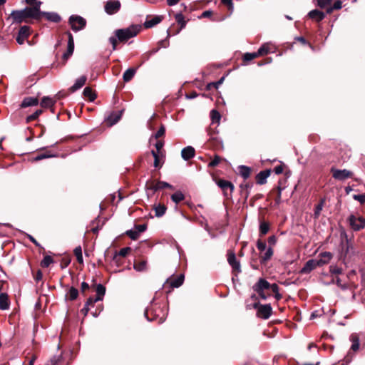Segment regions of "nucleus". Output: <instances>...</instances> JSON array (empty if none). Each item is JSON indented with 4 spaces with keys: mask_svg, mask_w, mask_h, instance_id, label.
Returning <instances> with one entry per match:
<instances>
[{
    "mask_svg": "<svg viewBox=\"0 0 365 365\" xmlns=\"http://www.w3.org/2000/svg\"><path fill=\"white\" fill-rule=\"evenodd\" d=\"M68 296L70 300H75L78 296V291L74 287H71L68 292Z\"/></svg>",
    "mask_w": 365,
    "mask_h": 365,
    "instance_id": "nucleus-43",
    "label": "nucleus"
},
{
    "mask_svg": "<svg viewBox=\"0 0 365 365\" xmlns=\"http://www.w3.org/2000/svg\"><path fill=\"white\" fill-rule=\"evenodd\" d=\"M148 189L153 190V191H157L158 190L164 189V188H173V186L169 183L163 181H157V182H151L149 185H147Z\"/></svg>",
    "mask_w": 365,
    "mask_h": 365,
    "instance_id": "nucleus-13",
    "label": "nucleus"
},
{
    "mask_svg": "<svg viewBox=\"0 0 365 365\" xmlns=\"http://www.w3.org/2000/svg\"><path fill=\"white\" fill-rule=\"evenodd\" d=\"M354 253V247L351 244H350L348 240L346 244L343 246L341 253V257L343 259L344 263H346V258L350 255V254Z\"/></svg>",
    "mask_w": 365,
    "mask_h": 365,
    "instance_id": "nucleus-16",
    "label": "nucleus"
},
{
    "mask_svg": "<svg viewBox=\"0 0 365 365\" xmlns=\"http://www.w3.org/2000/svg\"><path fill=\"white\" fill-rule=\"evenodd\" d=\"M122 111L113 112L106 118V122L110 125L115 124L121 118Z\"/></svg>",
    "mask_w": 365,
    "mask_h": 365,
    "instance_id": "nucleus-21",
    "label": "nucleus"
},
{
    "mask_svg": "<svg viewBox=\"0 0 365 365\" xmlns=\"http://www.w3.org/2000/svg\"><path fill=\"white\" fill-rule=\"evenodd\" d=\"M9 303L8 295L5 293L0 294V309L6 310L9 309Z\"/></svg>",
    "mask_w": 365,
    "mask_h": 365,
    "instance_id": "nucleus-26",
    "label": "nucleus"
},
{
    "mask_svg": "<svg viewBox=\"0 0 365 365\" xmlns=\"http://www.w3.org/2000/svg\"><path fill=\"white\" fill-rule=\"evenodd\" d=\"M210 118H211L212 122L213 123H219L220 118H221V115H220V113L218 111H217L216 110H212L210 112Z\"/></svg>",
    "mask_w": 365,
    "mask_h": 365,
    "instance_id": "nucleus-41",
    "label": "nucleus"
},
{
    "mask_svg": "<svg viewBox=\"0 0 365 365\" xmlns=\"http://www.w3.org/2000/svg\"><path fill=\"white\" fill-rule=\"evenodd\" d=\"M317 267H320L317 259H309L305 263L304 266L301 270V272L303 274H308Z\"/></svg>",
    "mask_w": 365,
    "mask_h": 365,
    "instance_id": "nucleus-15",
    "label": "nucleus"
},
{
    "mask_svg": "<svg viewBox=\"0 0 365 365\" xmlns=\"http://www.w3.org/2000/svg\"><path fill=\"white\" fill-rule=\"evenodd\" d=\"M151 153L154 158V166L158 168L159 166V153L155 150H152Z\"/></svg>",
    "mask_w": 365,
    "mask_h": 365,
    "instance_id": "nucleus-56",
    "label": "nucleus"
},
{
    "mask_svg": "<svg viewBox=\"0 0 365 365\" xmlns=\"http://www.w3.org/2000/svg\"><path fill=\"white\" fill-rule=\"evenodd\" d=\"M175 19L176 21L180 24L181 29L184 28L186 25V21H185L184 16L182 14H177L175 16Z\"/></svg>",
    "mask_w": 365,
    "mask_h": 365,
    "instance_id": "nucleus-47",
    "label": "nucleus"
},
{
    "mask_svg": "<svg viewBox=\"0 0 365 365\" xmlns=\"http://www.w3.org/2000/svg\"><path fill=\"white\" fill-rule=\"evenodd\" d=\"M319 259H317L320 266L328 264L332 259L333 255L329 252H324L319 254Z\"/></svg>",
    "mask_w": 365,
    "mask_h": 365,
    "instance_id": "nucleus-19",
    "label": "nucleus"
},
{
    "mask_svg": "<svg viewBox=\"0 0 365 365\" xmlns=\"http://www.w3.org/2000/svg\"><path fill=\"white\" fill-rule=\"evenodd\" d=\"M83 95L86 98H88L90 101H93L96 98V94L90 87H86L84 88Z\"/></svg>",
    "mask_w": 365,
    "mask_h": 365,
    "instance_id": "nucleus-34",
    "label": "nucleus"
},
{
    "mask_svg": "<svg viewBox=\"0 0 365 365\" xmlns=\"http://www.w3.org/2000/svg\"><path fill=\"white\" fill-rule=\"evenodd\" d=\"M217 185L223 190L226 195H230L234 190V185L227 180H220L217 182Z\"/></svg>",
    "mask_w": 365,
    "mask_h": 365,
    "instance_id": "nucleus-14",
    "label": "nucleus"
},
{
    "mask_svg": "<svg viewBox=\"0 0 365 365\" xmlns=\"http://www.w3.org/2000/svg\"><path fill=\"white\" fill-rule=\"evenodd\" d=\"M95 304V302H93V297H90L88 299V300L86 301V304H85V306L81 310V312L83 314L84 317H86L88 313V311L90 309V307L91 306H93Z\"/></svg>",
    "mask_w": 365,
    "mask_h": 365,
    "instance_id": "nucleus-31",
    "label": "nucleus"
},
{
    "mask_svg": "<svg viewBox=\"0 0 365 365\" xmlns=\"http://www.w3.org/2000/svg\"><path fill=\"white\" fill-rule=\"evenodd\" d=\"M269 289L275 294L277 299H281L282 296L279 294V287L277 284H270Z\"/></svg>",
    "mask_w": 365,
    "mask_h": 365,
    "instance_id": "nucleus-50",
    "label": "nucleus"
},
{
    "mask_svg": "<svg viewBox=\"0 0 365 365\" xmlns=\"http://www.w3.org/2000/svg\"><path fill=\"white\" fill-rule=\"evenodd\" d=\"M68 24L71 29L75 31H79L83 29L86 26V20L81 16L71 15L68 19Z\"/></svg>",
    "mask_w": 365,
    "mask_h": 365,
    "instance_id": "nucleus-3",
    "label": "nucleus"
},
{
    "mask_svg": "<svg viewBox=\"0 0 365 365\" xmlns=\"http://www.w3.org/2000/svg\"><path fill=\"white\" fill-rule=\"evenodd\" d=\"M350 339L352 342V344H351V349L353 351H356L359 349V337L357 336L356 334H351V336H350Z\"/></svg>",
    "mask_w": 365,
    "mask_h": 365,
    "instance_id": "nucleus-37",
    "label": "nucleus"
},
{
    "mask_svg": "<svg viewBox=\"0 0 365 365\" xmlns=\"http://www.w3.org/2000/svg\"><path fill=\"white\" fill-rule=\"evenodd\" d=\"M172 200L178 204L185 199V195L180 191H178L171 195Z\"/></svg>",
    "mask_w": 365,
    "mask_h": 365,
    "instance_id": "nucleus-38",
    "label": "nucleus"
},
{
    "mask_svg": "<svg viewBox=\"0 0 365 365\" xmlns=\"http://www.w3.org/2000/svg\"><path fill=\"white\" fill-rule=\"evenodd\" d=\"M60 360V357L59 356H53L52 357L47 363L46 365H56L58 361Z\"/></svg>",
    "mask_w": 365,
    "mask_h": 365,
    "instance_id": "nucleus-61",
    "label": "nucleus"
},
{
    "mask_svg": "<svg viewBox=\"0 0 365 365\" xmlns=\"http://www.w3.org/2000/svg\"><path fill=\"white\" fill-rule=\"evenodd\" d=\"M56 155L52 154L51 153V151H48L46 150L45 153H39L38 154L35 158H34V160L36 161H38V160H41L43 159H45V158H53V157H55Z\"/></svg>",
    "mask_w": 365,
    "mask_h": 365,
    "instance_id": "nucleus-39",
    "label": "nucleus"
},
{
    "mask_svg": "<svg viewBox=\"0 0 365 365\" xmlns=\"http://www.w3.org/2000/svg\"><path fill=\"white\" fill-rule=\"evenodd\" d=\"M165 129L163 125H161L157 133L155 134V138H159L165 134Z\"/></svg>",
    "mask_w": 365,
    "mask_h": 365,
    "instance_id": "nucleus-60",
    "label": "nucleus"
},
{
    "mask_svg": "<svg viewBox=\"0 0 365 365\" xmlns=\"http://www.w3.org/2000/svg\"><path fill=\"white\" fill-rule=\"evenodd\" d=\"M155 216L162 217L166 211V207L164 205L158 204L154 207Z\"/></svg>",
    "mask_w": 365,
    "mask_h": 365,
    "instance_id": "nucleus-33",
    "label": "nucleus"
},
{
    "mask_svg": "<svg viewBox=\"0 0 365 365\" xmlns=\"http://www.w3.org/2000/svg\"><path fill=\"white\" fill-rule=\"evenodd\" d=\"M120 7V4L118 1H108L105 6V11L108 14H113L116 13Z\"/></svg>",
    "mask_w": 365,
    "mask_h": 365,
    "instance_id": "nucleus-12",
    "label": "nucleus"
},
{
    "mask_svg": "<svg viewBox=\"0 0 365 365\" xmlns=\"http://www.w3.org/2000/svg\"><path fill=\"white\" fill-rule=\"evenodd\" d=\"M353 197L361 204L365 203V195H354Z\"/></svg>",
    "mask_w": 365,
    "mask_h": 365,
    "instance_id": "nucleus-62",
    "label": "nucleus"
},
{
    "mask_svg": "<svg viewBox=\"0 0 365 365\" xmlns=\"http://www.w3.org/2000/svg\"><path fill=\"white\" fill-rule=\"evenodd\" d=\"M149 314L153 315V317L156 319H158L159 322H163L165 318L166 313L160 306L154 304L150 308H148L145 312V315L148 320H150L148 317ZM152 319H150V320Z\"/></svg>",
    "mask_w": 365,
    "mask_h": 365,
    "instance_id": "nucleus-4",
    "label": "nucleus"
},
{
    "mask_svg": "<svg viewBox=\"0 0 365 365\" xmlns=\"http://www.w3.org/2000/svg\"><path fill=\"white\" fill-rule=\"evenodd\" d=\"M324 204V200H322L316 206L314 210V218H318L320 215L321 211L323 209Z\"/></svg>",
    "mask_w": 365,
    "mask_h": 365,
    "instance_id": "nucleus-44",
    "label": "nucleus"
},
{
    "mask_svg": "<svg viewBox=\"0 0 365 365\" xmlns=\"http://www.w3.org/2000/svg\"><path fill=\"white\" fill-rule=\"evenodd\" d=\"M255 308H257V316L259 318L267 319L272 314V308L269 304L258 305L255 304Z\"/></svg>",
    "mask_w": 365,
    "mask_h": 365,
    "instance_id": "nucleus-7",
    "label": "nucleus"
},
{
    "mask_svg": "<svg viewBox=\"0 0 365 365\" xmlns=\"http://www.w3.org/2000/svg\"><path fill=\"white\" fill-rule=\"evenodd\" d=\"M348 222L351 228L354 231H359L365 227V219L361 216L351 215L348 217Z\"/></svg>",
    "mask_w": 365,
    "mask_h": 365,
    "instance_id": "nucleus-5",
    "label": "nucleus"
},
{
    "mask_svg": "<svg viewBox=\"0 0 365 365\" xmlns=\"http://www.w3.org/2000/svg\"><path fill=\"white\" fill-rule=\"evenodd\" d=\"M13 22L20 24L23 21L27 22L28 18L41 19L40 3L37 6L27 7L23 10L13 11L10 15Z\"/></svg>",
    "mask_w": 365,
    "mask_h": 365,
    "instance_id": "nucleus-1",
    "label": "nucleus"
},
{
    "mask_svg": "<svg viewBox=\"0 0 365 365\" xmlns=\"http://www.w3.org/2000/svg\"><path fill=\"white\" fill-rule=\"evenodd\" d=\"M41 113H42L41 110H37L33 114L27 116L26 121L29 123V122L36 120L41 114Z\"/></svg>",
    "mask_w": 365,
    "mask_h": 365,
    "instance_id": "nucleus-48",
    "label": "nucleus"
},
{
    "mask_svg": "<svg viewBox=\"0 0 365 365\" xmlns=\"http://www.w3.org/2000/svg\"><path fill=\"white\" fill-rule=\"evenodd\" d=\"M185 276L181 274L176 277H170L167 279L165 284H169L172 288H178L180 287L184 282Z\"/></svg>",
    "mask_w": 365,
    "mask_h": 365,
    "instance_id": "nucleus-11",
    "label": "nucleus"
},
{
    "mask_svg": "<svg viewBox=\"0 0 365 365\" xmlns=\"http://www.w3.org/2000/svg\"><path fill=\"white\" fill-rule=\"evenodd\" d=\"M42 17H45L47 20L56 23L61 21V16L54 12L41 11V19Z\"/></svg>",
    "mask_w": 365,
    "mask_h": 365,
    "instance_id": "nucleus-18",
    "label": "nucleus"
},
{
    "mask_svg": "<svg viewBox=\"0 0 365 365\" xmlns=\"http://www.w3.org/2000/svg\"><path fill=\"white\" fill-rule=\"evenodd\" d=\"M134 269L138 272H143L147 269V261L141 260L134 263Z\"/></svg>",
    "mask_w": 365,
    "mask_h": 365,
    "instance_id": "nucleus-32",
    "label": "nucleus"
},
{
    "mask_svg": "<svg viewBox=\"0 0 365 365\" xmlns=\"http://www.w3.org/2000/svg\"><path fill=\"white\" fill-rule=\"evenodd\" d=\"M53 262V258L49 255H46L43 257V259L41 262V266L42 267H48Z\"/></svg>",
    "mask_w": 365,
    "mask_h": 365,
    "instance_id": "nucleus-42",
    "label": "nucleus"
},
{
    "mask_svg": "<svg viewBox=\"0 0 365 365\" xmlns=\"http://www.w3.org/2000/svg\"><path fill=\"white\" fill-rule=\"evenodd\" d=\"M118 41V40L116 38V36L115 37L111 36V37L109 38V41L112 44L113 50H115L116 49Z\"/></svg>",
    "mask_w": 365,
    "mask_h": 365,
    "instance_id": "nucleus-64",
    "label": "nucleus"
},
{
    "mask_svg": "<svg viewBox=\"0 0 365 365\" xmlns=\"http://www.w3.org/2000/svg\"><path fill=\"white\" fill-rule=\"evenodd\" d=\"M308 15L310 19L315 20L316 21H320L325 17L324 13L317 9L309 11Z\"/></svg>",
    "mask_w": 365,
    "mask_h": 365,
    "instance_id": "nucleus-23",
    "label": "nucleus"
},
{
    "mask_svg": "<svg viewBox=\"0 0 365 365\" xmlns=\"http://www.w3.org/2000/svg\"><path fill=\"white\" fill-rule=\"evenodd\" d=\"M146 228H147L146 225L143 224V225H136L134 229L137 231V232L140 234V233L143 232L144 231H145Z\"/></svg>",
    "mask_w": 365,
    "mask_h": 365,
    "instance_id": "nucleus-59",
    "label": "nucleus"
},
{
    "mask_svg": "<svg viewBox=\"0 0 365 365\" xmlns=\"http://www.w3.org/2000/svg\"><path fill=\"white\" fill-rule=\"evenodd\" d=\"M227 262L232 267L234 271L237 272H240V263L237 259L236 255L234 252L229 251L227 253Z\"/></svg>",
    "mask_w": 365,
    "mask_h": 365,
    "instance_id": "nucleus-8",
    "label": "nucleus"
},
{
    "mask_svg": "<svg viewBox=\"0 0 365 365\" xmlns=\"http://www.w3.org/2000/svg\"><path fill=\"white\" fill-rule=\"evenodd\" d=\"M135 72H136V70L133 68H130L127 69L124 72L123 76V81L125 82L130 81L134 77Z\"/></svg>",
    "mask_w": 365,
    "mask_h": 365,
    "instance_id": "nucleus-30",
    "label": "nucleus"
},
{
    "mask_svg": "<svg viewBox=\"0 0 365 365\" xmlns=\"http://www.w3.org/2000/svg\"><path fill=\"white\" fill-rule=\"evenodd\" d=\"M38 101L36 98H26L22 101L21 106L23 108L32 106H36L38 104Z\"/></svg>",
    "mask_w": 365,
    "mask_h": 365,
    "instance_id": "nucleus-29",
    "label": "nucleus"
},
{
    "mask_svg": "<svg viewBox=\"0 0 365 365\" xmlns=\"http://www.w3.org/2000/svg\"><path fill=\"white\" fill-rule=\"evenodd\" d=\"M270 175V171L267 170L259 172L256 176V182L259 185H263L267 182V178Z\"/></svg>",
    "mask_w": 365,
    "mask_h": 365,
    "instance_id": "nucleus-22",
    "label": "nucleus"
},
{
    "mask_svg": "<svg viewBox=\"0 0 365 365\" xmlns=\"http://www.w3.org/2000/svg\"><path fill=\"white\" fill-rule=\"evenodd\" d=\"M163 17L162 16H154L153 18H152L151 19H147L145 22H144V26L145 28L146 29H150V28H152L153 26H155V25L158 24L159 23H160L163 20Z\"/></svg>",
    "mask_w": 365,
    "mask_h": 365,
    "instance_id": "nucleus-20",
    "label": "nucleus"
},
{
    "mask_svg": "<svg viewBox=\"0 0 365 365\" xmlns=\"http://www.w3.org/2000/svg\"><path fill=\"white\" fill-rule=\"evenodd\" d=\"M126 235L132 240H137L140 235V234L138 232H137V231L133 229V230H128L126 232Z\"/></svg>",
    "mask_w": 365,
    "mask_h": 365,
    "instance_id": "nucleus-51",
    "label": "nucleus"
},
{
    "mask_svg": "<svg viewBox=\"0 0 365 365\" xmlns=\"http://www.w3.org/2000/svg\"><path fill=\"white\" fill-rule=\"evenodd\" d=\"M55 101L49 97H43L41 106L43 108H51L54 105Z\"/></svg>",
    "mask_w": 365,
    "mask_h": 365,
    "instance_id": "nucleus-35",
    "label": "nucleus"
},
{
    "mask_svg": "<svg viewBox=\"0 0 365 365\" xmlns=\"http://www.w3.org/2000/svg\"><path fill=\"white\" fill-rule=\"evenodd\" d=\"M269 230V226L267 222H263L260 223L259 225V233L261 235H266Z\"/></svg>",
    "mask_w": 365,
    "mask_h": 365,
    "instance_id": "nucleus-46",
    "label": "nucleus"
},
{
    "mask_svg": "<svg viewBox=\"0 0 365 365\" xmlns=\"http://www.w3.org/2000/svg\"><path fill=\"white\" fill-rule=\"evenodd\" d=\"M130 251V247H124L119 251L118 255L121 257H125Z\"/></svg>",
    "mask_w": 365,
    "mask_h": 365,
    "instance_id": "nucleus-63",
    "label": "nucleus"
},
{
    "mask_svg": "<svg viewBox=\"0 0 365 365\" xmlns=\"http://www.w3.org/2000/svg\"><path fill=\"white\" fill-rule=\"evenodd\" d=\"M239 171H240V175L244 179L248 178L250 175V172H251L250 168L247 166H245V165L240 166Z\"/></svg>",
    "mask_w": 365,
    "mask_h": 365,
    "instance_id": "nucleus-36",
    "label": "nucleus"
},
{
    "mask_svg": "<svg viewBox=\"0 0 365 365\" xmlns=\"http://www.w3.org/2000/svg\"><path fill=\"white\" fill-rule=\"evenodd\" d=\"M332 0H317V5L322 8H326L327 6H329L331 3Z\"/></svg>",
    "mask_w": 365,
    "mask_h": 365,
    "instance_id": "nucleus-54",
    "label": "nucleus"
},
{
    "mask_svg": "<svg viewBox=\"0 0 365 365\" xmlns=\"http://www.w3.org/2000/svg\"><path fill=\"white\" fill-rule=\"evenodd\" d=\"M73 253L76 257V259L78 263L83 264V255H82V249L81 246L76 247L74 250Z\"/></svg>",
    "mask_w": 365,
    "mask_h": 365,
    "instance_id": "nucleus-40",
    "label": "nucleus"
},
{
    "mask_svg": "<svg viewBox=\"0 0 365 365\" xmlns=\"http://www.w3.org/2000/svg\"><path fill=\"white\" fill-rule=\"evenodd\" d=\"M74 49L67 48V51L63 54V59L66 62L68 58L73 54Z\"/></svg>",
    "mask_w": 365,
    "mask_h": 365,
    "instance_id": "nucleus-57",
    "label": "nucleus"
},
{
    "mask_svg": "<svg viewBox=\"0 0 365 365\" xmlns=\"http://www.w3.org/2000/svg\"><path fill=\"white\" fill-rule=\"evenodd\" d=\"M333 178L339 180H344L352 177V173L348 170H332Z\"/></svg>",
    "mask_w": 365,
    "mask_h": 365,
    "instance_id": "nucleus-9",
    "label": "nucleus"
},
{
    "mask_svg": "<svg viewBox=\"0 0 365 365\" xmlns=\"http://www.w3.org/2000/svg\"><path fill=\"white\" fill-rule=\"evenodd\" d=\"M274 48L273 46L271 43H264L257 51V54L259 56H263L271 52V51Z\"/></svg>",
    "mask_w": 365,
    "mask_h": 365,
    "instance_id": "nucleus-28",
    "label": "nucleus"
},
{
    "mask_svg": "<svg viewBox=\"0 0 365 365\" xmlns=\"http://www.w3.org/2000/svg\"><path fill=\"white\" fill-rule=\"evenodd\" d=\"M141 25L133 24L125 29H117L115 31V35L118 41L126 42L130 38L137 36L141 31Z\"/></svg>",
    "mask_w": 365,
    "mask_h": 365,
    "instance_id": "nucleus-2",
    "label": "nucleus"
},
{
    "mask_svg": "<svg viewBox=\"0 0 365 365\" xmlns=\"http://www.w3.org/2000/svg\"><path fill=\"white\" fill-rule=\"evenodd\" d=\"M222 158L219 155H215L214 158L209 163L208 166L214 168L219 165Z\"/></svg>",
    "mask_w": 365,
    "mask_h": 365,
    "instance_id": "nucleus-52",
    "label": "nucleus"
},
{
    "mask_svg": "<svg viewBox=\"0 0 365 365\" xmlns=\"http://www.w3.org/2000/svg\"><path fill=\"white\" fill-rule=\"evenodd\" d=\"M68 47L69 48L74 49V41L72 34L70 32H68Z\"/></svg>",
    "mask_w": 365,
    "mask_h": 365,
    "instance_id": "nucleus-58",
    "label": "nucleus"
},
{
    "mask_svg": "<svg viewBox=\"0 0 365 365\" xmlns=\"http://www.w3.org/2000/svg\"><path fill=\"white\" fill-rule=\"evenodd\" d=\"M269 287L270 284L266 279L260 278L254 285L253 289L262 299H266L267 296L264 291L266 289H269Z\"/></svg>",
    "mask_w": 365,
    "mask_h": 365,
    "instance_id": "nucleus-6",
    "label": "nucleus"
},
{
    "mask_svg": "<svg viewBox=\"0 0 365 365\" xmlns=\"http://www.w3.org/2000/svg\"><path fill=\"white\" fill-rule=\"evenodd\" d=\"M105 292H106L105 287L101 284H98V286L96 287L97 296L95 298H93V302L96 303L98 301L102 300L103 297L105 294Z\"/></svg>",
    "mask_w": 365,
    "mask_h": 365,
    "instance_id": "nucleus-27",
    "label": "nucleus"
},
{
    "mask_svg": "<svg viewBox=\"0 0 365 365\" xmlns=\"http://www.w3.org/2000/svg\"><path fill=\"white\" fill-rule=\"evenodd\" d=\"M266 243L260 240H258L257 242V247L259 251L262 253L264 250H266Z\"/></svg>",
    "mask_w": 365,
    "mask_h": 365,
    "instance_id": "nucleus-55",
    "label": "nucleus"
},
{
    "mask_svg": "<svg viewBox=\"0 0 365 365\" xmlns=\"http://www.w3.org/2000/svg\"><path fill=\"white\" fill-rule=\"evenodd\" d=\"M329 271L331 274H340L342 273V269L336 265H331L329 267Z\"/></svg>",
    "mask_w": 365,
    "mask_h": 365,
    "instance_id": "nucleus-53",
    "label": "nucleus"
},
{
    "mask_svg": "<svg viewBox=\"0 0 365 365\" xmlns=\"http://www.w3.org/2000/svg\"><path fill=\"white\" fill-rule=\"evenodd\" d=\"M342 6V3L340 0L336 1L332 6L327 8V12L328 14L331 13L334 10L340 9Z\"/></svg>",
    "mask_w": 365,
    "mask_h": 365,
    "instance_id": "nucleus-45",
    "label": "nucleus"
},
{
    "mask_svg": "<svg viewBox=\"0 0 365 365\" xmlns=\"http://www.w3.org/2000/svg\"><path fill=\"white\" fill-rule=\"evenodd\" d=\"M30 34V27L28 26H21L19 31L16 36V41L19 44H23L24 41L29 37Z\"/></svg>",
    "mask_w": 365,
    "mask_h": 365,
    "instance_id": "nucleus-10",
    "label": "nucleus"
},
{
    "mask_svg": "<svg viewBox=\"0 0 365 365\" xmlns=\"http://www.w3.org/2000/svg\"><path fill=\"white\" fill-rule=\"evenodd\" d=\"M258 56H260L259 54H257V52H254V53H246L245 55H244V60L246 61H251Z\"/></svg>",
    "mask_w": 365,
    "mask_h": 365,
    "instance_id": "nucleus-49",
    "label": "nucleus"
},
{
    "mask_svg": "<svg viewBox=\"0 0 365 365\" xmlns=\"http://www.w3.org/2000/svg\"><path fill=\"white\" fill-rule=\"evenodd\" d=\"M86 79V76L77 78L75 83L71 87V91L73 92L82 88L85 85Z\"/></svg>",
    "mask_w": 365,
    "mask_h": 365,
    "instance_id": "nucleus-24",
    "label": "nucleus"
},
{
    "mask_svg": "<svg viewBox=\"0 0 365 365\" xmlns=\"http://www.w3.org/2000/svg\"><path fill=\"white\" fill-rule=\"evenodd\" d=\"M273 253L274 251L272 247H268L266 250H264V252L260 256V262L262 264H265L272 258Z\"/></svg>",
    "mask_w": 365,
    "mask_h": 365,
    "instance_id": "nucleus-25",
    "label": "nucleus"
},
{
    "mask_svg": "<svg viewBox=\"0 0 365 365\" xmlns=\"http://www.w3.org/2000/svg\"><path fill=\"white\" fill-rule=\"evenodd\" d=\"M195 149L192 146H187L181 151V156L185 160H188L195 156Z\"/></svg>",
    "mask_w": 365,
    "mask_h": 365,
    "instance_id": "nucleus-17",
    "label": "nucleus"
}]
</instances>
